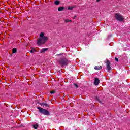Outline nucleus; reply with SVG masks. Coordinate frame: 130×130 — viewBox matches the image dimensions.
<instances>
[{
	"label": "nucleus",
	"mask_w": 130,
	"mask_h": 130,
	"mask_svg": "<svg viewBox=\"0 0 130 130\" xmlns=\"http://www.w3.org/2000/svg\"><path fill=\"white\" fill-rule=\"evenodd\" d=\"M40 37L38 39L37 42V44L38 45H41V44H43L44 43H45L47 39H48V38H47V37L44 36V33L43 32H41L40 35Z\"/></svg>",
	"instance_id": "1"
},
{
	"label": "nucleus",
	"mask_w": 130,
	"mask_h": 130,
	"mask_svg": "<svg viewBox=\"0 0 130 130\" xmlns=\"http://www.w3.org/2000/svg\"><path fill=\"white\" fill-rule=\"evenodd\" d=\"M38 109H39L40 112L41 113H43V114H44V115H48L49 114V112L48 111L41 108V107H38Z\"/></svg>",
	"instance_id": "2"
},
{
	"label": "nucleus",
	"mask_w": 130,
	"mask_h": 130,
	"mask_svg": "<svg viewBox=\"0 0 130 130\" xmlns=\"http://www.w3.org/2000/svg\"><path fill=\"white\" fill-rule=\"evenodd\" d=\"M115 17L117 21H123V16L120 14L119 13H116L115 14Z\"/></svg>",
	"instance_id": "3"
},
{
	"label": "nucleus",
	"mask_w": 130,
	"mask_h": 130,
	"mask_svg": "<svg viewBox=\"0 0 130 130\" xmlns=\"http://www.w3.org/2000/svg\"><path fill=\"white\" fill-rule=\"evenodd\" d=\"M59 63L61 64V66H68V63H69V61H68V59L66 58L61 59L59 61Z\"/></svg>",
	"instance_id": "4"
},
{
	"label": "nucleus",
	"mask_w": 130,
	"mask_h": 130,
	"mask_svg": "<svg viewBox=\"0 0 130 130\" xmlns=\"http://www.w3.org/2000/svg\"><path fill=\"white\" fill-rule=\"evenodd\" d=\"M100 83V80H99V78H95L94 82V84L95 86H98Z\"/></svg>",
	"instance_id": "5"
},
{
	"label": "nucleus",
	"mask_w": 130,
	"mask_h": 130,
	"mask_svg": "<svg viewBox=\"0 0 130 130\" xmlns=\"http://www.w3.org/2000/svg\"><path fill=\"white\" fill-rule=\"evenodd\" d=\"M107 69L108 70V72H110V70H111V67H110V62H109V61H107Z\"/></svg>",
	"instance_id": "6"
},
{
	"label": "nucleus",
	"mask_w": 130,
	"mask_h": 130,
	"mask_svg": "<svg viewBox=\"0 0 130 130\" xmlns=\"http://www.w3.org/2000/svg\"><path fill=\"white\" fill-rule=\"evenodd\" d=\"M48 48H43L40 50V52H41V53H44V52H45V51H47V50H48Z\"/></svg>",
	"instance_id": "7"
},
{
	"label": "nucleus",
	"mask_w": 130,
	"mask_h": 130,
	"mask_svg": "<svg viewBox=\"0 0 130 130\" xmlns=\"http://www.w3.org/2000/svg\"><path fill=\"white\" fill-rule=\"evenodd\" d=\"M63 10H64V7H60L58 9L59 12H61L62 11H63Z\"/></svg>",
	"instance_id": "8"
},
{
	"label": "nucleus",
	"mask_w": 130,
	"mask_h": 130,
	"mask_svg": "<svg viewBox=\"0 0 130 130\" xmlns=\"http://www.w3.org/2000/svg\"><path fill=\"white\" fill-rule=\"evenodd\" d=\"M40 105H41L42 106H46V107H48V104L45 103H40Z\"/></svg>",
	"instance_id": "9"
},
{
	"label": "nucleus",
	"mask_w": 130,
	"mask_h": 130,
	"mask_svg": "<svg viewBox=\"0 0 130 130\" xmlns=\"http://www.w3.org/2000/svg\"><path fill=\"white\" fill-rule=\"evenodd\" d=\"M101 69H102V67H101V66L94 67V70H101Z\"/></svg>",
	"instance_id": "10"
},
{
	"label": "nucleus",
	"mask_w": 130,
	"mask_h": 130,
	"mask_svg": "<svg viewBox=\"0 0 130 130\" xmlns=\"http://www.w3.org/2000/svg\"><path fill=\"white\" fill-rule=\"evenodd\" d=\"M33 127L35 129H37V127H38V124H36L33 125Z\"/></svg>",
	"instance_id": "11"
},
{
	"label": "nucleus",
	"mask_w": 130,
	"mask_h": 130,
	"mask_svg": "<svg viewBox=\"0 0 130 130\" xmlns=\"http://www.w3.org/2000/svg\"><path fill=\"white\" fill-rule=\"evenodd\" d=\"M30 52L31 53H34V52H36V50H35V49H34V48H32V50H31L30 51Z\"/></svg>",
	"instance_id": "12"
},
{
	"label": "nucleus",
	"mask_w": 130,
	"mask_h": 130,
	"mask_svg": "<svg viewBox=\"0 0 130 130\" xmlns=\"http://www.w3.org/2000/svg\"><path fill=\"white\" fill-rule=\"evenodd\" d=\"M12 52L13 53H16V52H17V49H16L15 48H13Z\"/></svg>",
	"instance_id": "13"
},
{
	"label": "nucleus",
	"mask_w": 130,
	"mask_h": 130,
	"mask_svg": "<svg viewBox=\"0 0 130 130\" xmlns=\"http://www.w3.org/2000/svg\"><path fill=\"white\" fill-rule=\"evenodd\" d=\"M54 4H55V5H59V1H55Z\"/></svg>",
	"instance_id": "14"
},
{
	"label": "nucleus",
	"mask_w": 130,
	"mask_h": 130,
	"mask_svg": "<svg viewBox=\"0 0 130 130\" xmlns=\"http://www.w3.org/2000/svg\"><path fill=\"white\" fill-rule=\"evenodd\" d=\"M73 9H74V7L73 6H69L68 7V10H73Z\"/></svg>",
	"instance_id": "15"
},
{
	"label": "nucleus",
	"mask_w": 130,
	"mask_h": 130,
	"mask_svg": "<svg viewBox=\"0 0 130 130\" xmlns=\"http://www.w3.org/2000/svg\"><path fill=\"white\" fill-rule=\"evenodd\" d=\"M50 93L51 94H54V93H55V91H51L50 92Z\"/></svg>",
	"instance_id": "16"
},
{
	"label": "nucleus",
	"mask_w": 130,
	"mask_h": 130,
	"mask_svg": "<svg viewBox=\"0 0 130 130\" xmlns=\"http://www.w3.org/2000/svg\"><path fill=\"white\" fill-rule=\"evenodd\" d=\"M74 86H75V87H76V88H78L79 87V85L78 84H74Z\"/></svg>",
	"instance_id": "17"
},
{
	"label": "nucleus",
	"mask_w": 130,
	"mask_h": 130,
	"mask_svg": "<svg viewBox=\"0 0 130 130\" xmlns=\"http://www.w3.org/2000/svg\"><path fill=\"white\" fill-rule=\"evenodd\" d=\"M115 61H118V58H115Z\"/></svg>",
	"instance_id": "18"
},
{
	"label": "nucleus",
	"mask_w": 130,
	"mask_h": 130,
	"mask_svg": "<svg viewBox=\"0 0 130 130\" xmlns=\"http://www.w3.org/2000/svg\"><path fill=\"white\" fill-rule=\"evenodd\" d=\"M65 22H66V23H68V22H69V20L68 19L65 20Z\"/></svg>",
	"instance_id": "19"
},
{
	"label": "nucleus",
	"mask_w": 130,
	"mask_h": 130,
	"mask_svg": "<svg viewBox=\"0 0 130 130\" xmlns=\"http://www.w3.org/2000/svg\"><path fill=\"white\" fill-rule=\"evenodd\" d=\"M101 0H96V2H99V1H100Z\"/></svg>",
	"instance_id": "20"
},
{
	"label": "nucleus",
	"mask_w": 130,
	"mask_h": 130,
	"mask_svg": "<svg viewBox=\"0 0 130 130\" xmlns=\"http://www.w3.org/2000/svg\"><path fill=\"white\" fill-rule=\"evenodd\" d=\"M69 22H72V20H69Z\"/></svg>",
	"instance_id": "21"
},
{
	"label": "nucleus",
	"mask_w": 130,
	"mask_h": 130,
	"mask_svg": "<svg viewBox=\"0 0 130 130\" xmlns=\"http://www.w3.org/2000/svg\"><path fill=\"white\" fill-rule=\"evenodd\" d=\"M76 17H77L76 16H74V18H76Z\"/></svg>",
	"instance_id": "22"
}]
</instances>
